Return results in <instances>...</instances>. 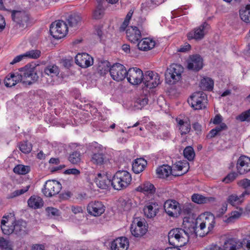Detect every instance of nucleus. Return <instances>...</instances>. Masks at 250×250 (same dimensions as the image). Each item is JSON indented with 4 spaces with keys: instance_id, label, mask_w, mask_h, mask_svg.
Instances as JSON below:
<instances>
[{
    "instance_id": "f3484780",
    "label": "nucleus",
    "mask_w": 250,
    "mask_h": 250,
    "mask_svg": "<svg viewBox=\"0 0 250 250\" xmlns=\"http://www.w3.org/2000/svg\"><path fill=\"white\" fill-rule=\"evenodd\" d=\"M126 34L128 40L133 43L138 42L142 38L141 31L135 26H128Z\"/></svg>"
},
{
    "instance_id": "39448f33",
    "label": "nucleus",
    "mask_w": 250,
    "mask_h": 250,
    "mask_svg": "<svg viewBox=\"0 0 250 250\" xmlns=\"http://www.w3.org/2000/svg\"><path fill=\"white\" fill-rule=\"evenodd\" d=\"M68 31L67 25L62 21H59L51 23L50 26V34L55 39L64 37Z\"/></svg>"
},
{
    "instance_id": "b1692460",
    "label": "nucleus",
    "mask_w": 250,
    "mask_h": 250,
    "mask_svg": "<svg viewBox=\"0 0 250 250\" xmlns=\"http://www.w3.org/2000/svg\"><path fill=\"white\" fill-rule=\"evenodd\" d=\"M95 182L97 186L102 189H107L110 184H111V181L108 178L107 176L101 173L98 174Z\"/></svg>"
},
{
    "instance_id": "f704fd0d",
    "label": "nucleus",
    "mask_w": 250,
    "mask_h": 250,
    "mask_svg": "<svg viewBox=\"0 0 250 250\" xmlns=\"http://www.w3.org/2000/svg\"><path fill=\"white\" fill-rule=\"evenodd\" d=\"M98 3L96 9L93 13V17L94 19L99 20L101 19L104 14V9L101 3L102 0H97Z\"/></svg>"
},
{
    "instance_id": "69168bd1",
    "label": "nucleus",
    "mask_w": 250,
    "mask_h": 250,
    "mask_svg": "<svg viewBox=\"0 0 250 250\" xmlns=\"http://www.w3.org/2000/svg\"><path fill=\"white\" fill-rule=\"evenodd\" d=\"M80 171L76 168H70L64 171V173L65 174H72L78 176L80 174Z\"/></svg>"
},
{
    "instance_id": "20e7f679",
    "label": "nucleus",
    "mask_w": 250,
    "mask_h": 250,
    "mask_svg": "<svg viewBox=\"0 0 250 250\" xmlns=\"http://www.w3.org/2000/svg\"><path fill=\"white\" fill-rule=\"evenodd\" d=\"M62 189V185L55 180H47L44 184L42 191L47 197H51L58 194Z\"/></svg>"
},
{
    "instance_id": "79ce46f5",
    "label": "nucleus",
    "mask_w": 250,
    "mask_h": 250,
    "mask_svg": "<svg viewBox=\"0 0 250 250\" xmlns=\"http://www.w3.org/2000/svg\"><path fill=\"white\" fill-rule=\"evenodd\" d=\"M44 73L51 77L57 76L59 74V69L56 65H49L44 69Z\"/></svg>"
},
{
    "instance_id": "37998d69",
    "label": "nucleus",
    "mask_w": 250,
    "mask_h": 250,
    "mask_svg": "<svg viewBox=\"0 0 250 250\" xmlns=\"http://www.w3.org/2000/svg\"><path fill=\"white\" fill-rule=\"evenodd\" d=\"M30 170V167L29 166L18 165L14 168L13 171L18 174L24 175L28 173Z\"/></svg>"
},
{
    "instance_id": "a18cd8bd",
    "label": "nucleus",
    "mask_w": 250,
    "mask_h": 250,
    "mask_svg": "<svg viewBox=\"0 0 250 250\" xmlns=\"http://www.w3.org/2000/svg\"><path fill=\"white\" fill-rule=\"evenodd\" d=\"M31 59V51H29L24 54L16 56L13 60L10 63V64L13 65L17 62H20L21 60L25 59Z\"/></svg>"
},
{
    "instance_id": "393cba45",
    "label": "nucleus",
    "mask_w": 250,
    "mask_h": 250,
    "mask_svg": "<svg viewBox=\"0 0 250 250\" xmlns=\"http://www.w3.org/2000/svg\"><path fill=\"white\" fill-rule=\"evenodd\" d=\"M137 43L138 49L143 51L151 49L155 46V42L149 38H144Z\"/></svg>"
},
{
    "instance_id": "6e6d98bb",
    "label": "nucleus",
    "mask_w": 250,
    "mask_h": 250,
    "mask_svg": "<svg viewBox=\"0 0 250 250\" xmlns=\"http://www.w3.org/2000/svg\"><path fill=\"white\" fill-rule=\"evenodd\" d=\"M188 166L189 163L188 162L179 161L174 165V169L172 170L174 171L175 170H177L179 171H181L184 167H188Z\"/></svg>"
},
{
    "instance_id": "412c9836",
    "label": "nucleus",
    "mask_w": 250,
    "mask_h": 250,
    "mask_svg": "<svg viewBox=\"0 0 250 250\" xmlns=\"http://www.w3.org/2000/svg\"><path fill=\"white\" fill-rule=\"evenodd\" d=\"M129 247V242L125 237L118 238L111 243V250H127Z\"/></svg>"
},
{
    "instance_id": "bf43d9fd",
    "label": "nucleus",
    "mask_w": 250,
    "mask_h": 250,
    "mask_svg": "<svg viewBox=\"0 0 250 250\" xmlns=\"http://www.w3.org/2000/svg\"><path fill=\"white\" fill-rule=\"evenodd\" d=\"M237 176V174L234 172L230 173L223 179V181L226 183H229L233 181L236 178Z\"/></svg>"
},
{
    "instance_id": "0e129e2a",
    "label": "nucleus",
    "mask_w": 250,
    "mask_h": 250,
    "mask_svg": "<svg viewBox=\"0 0 250 250\" xmlns=\"http://www.w3.org/2000/svg\"><path fill=\"white\" fill-rule=\"evenodd\" d=\"M42 74V72L39 71H37L35 67L32 68V83L36 82L38 80L39 77Z\"/></svg>"
},
{
    "instance_id": "e2e57ef3",
    "label": "nucleus",
    "mask_w": 250,
    "mask_h": 250,
    "mask_svg": "<svg viewBox=\"0 0 250 250\" xmlns=\"http://www.w3.org/2000/svg\"><path fill=\"white\" fill-rule=\"evenodd\" d=\"M192 208L189 205H185L180 211V214L183 213L184 214H190L191 213Z\"/></svg>"
},
{
    "instance_id": "aec40b11",
    "label": "nucleus",
    "mask_w": 250,
    "mask_h": 250,
    "mask_svg": "<svg viewBox=\"0 0 250 250\" xmlns=\"http://www.w3.org/2000/svg\"><path fill=\"white\" fill-rule=\"evenodd\" d=\"M188 171L186 169L184 172L181 173H175L174 171L172 170L171 167L168 165H163L159 167L157 170L156 172L159 177L161 178H165L167 177L170 174L174 176H181Z\"/></svg>"
},
{
    "instance_id": "2eb2a0df",
    "label": "nucleus",
    "mask_w": 250,
    "mask_h": 250,
    "mask_svg": "<svg viewBox=\"0 0 250 250\" xmlns=\"http://www.w3.org/2000/svg\"><path fill=\"white\" fill-rule=\"evenodd\" d=\"M12 20L18 24L26 22L29 20V14L25 10H11Z\"/></svg>"
},
{
    "instance_id": "ddd939ff",
    "label": "nucleus",
    "mask_w": 250,
    "mask_h": 250,
    "mask_svg": "<svg viewBox=\"0 0 250 250\" xmlns=\"http://www.w3.org/2000/svg\"><path fill=\"white\" fill-rule=\"evenodd\" d=\"M88 213L94 216H99L105 211V207L100 201H91L87 206Z\"/></svg>"
},
{
    "instance_id": "5fc2aeb1",
    "label": "nucleus",
    "mask_w": 250,
    "mask_h": 250,
    "mask_svg": "<svg viewBox=\"0 0 250 250\" xmlns=\"http://www.w3.org/2000/svg\"><path fill=\"white\" fill-rule=\"evenodd\" d=\"M0 247L3 250L12 249L11 242L5 239L3 237H0Z\"/></svg>"
},
{
    "instance_id": "473e14b6",
    "label": "nucleus",
    "mask_w": 250,
    "mask_h": 250,
    "mask_svg": "<svg viewBox=\"0 0 250 250\" xmlns=\"http://www.w3.org/2000/svg\"><path fill=\"white\" fill-rule=\"evenodd\" d=\"M245 194H247V191L243 193L239 196L236 194H231L228 197L227 201L231 205L235 206L241 204L243 202V197ZM248 194H249V193H248Z\"/></svg>"
},
{
    "instance_id": "a19ab883",
    "label": "nucleus",
    "mask_w": 250,
    "mask_h": 250,
    "mask_svg": "<svg viewBox=\"0 0 250 250\" xmlns=\"http://www.w3.org/2000/svg\"><path fill=\"white\" fill-rule=\"evenodd\" d=\"M81 20V15L79 14L74 13L69 17L68 22L70 26H74L78 25Z\"/></svg>"
},
{
    "instance_id": "7ed1b4c3",
    "label": "nucleus",
    "mask_w": 250,
    "mask_h": 250,
    "mask_svg": "<svg viewBox=\"0 0 250 250\" xmlns=\"http://www.w3.org/2000/svg\"><path fill=\"white\" fill-rule=\"evenodd\" d=\"M183 71L184 68L181 65L177 63L171 64L165 74L166 83L169 84H175L181 79Z\"/></svg>"
},
{
    "instance_id": "7c9ffc66",
    "label": "nucleus",
    "mask_w": 250,
    "mask_h": 250,
    "mask_svg": "<svg viewBox=\"0 0 250 250\" xmlns=\"http://www.w3.org/2000/svg\"><path fill=\"white\" fill-rule=\"evenodd\" d=\"M19 74L16 75L14 73H11L7 75L4 81L5 85L6 87H12L15 85L19 82L21 79Z\"/></svg>"
},
{
    "instance_id": "052dcab7",
    "label": "nucleus",
    "mask_w": 250,
    "mask_h": 250,
    "mask_svg": "<svg viewBox=\"0 0 250 250\" xmlns=\"http://www.w3.org/2000/svg\"><path fill=\"white\" fill-rule=\"evenodd\" d=\"M227 206L228 205L227 204H224L222 205L221 208L216 212V217L220 218L226 213L227 210Z\"/></svg>"
},
{
    "instance_id": "1a4fd4ad",
    "label": "nucleus",
    "mask_w": 250,
    "mask_h": 250,
    "mask_svg": "<svg viewBox=\"0 0 250 250\" xmlns=\"http://www.w3.org/2000/svg\"><path fill=\"white\" fill-rule=\"evenodd\" d=\"M144 74L142 70L137 67L129 68L127 71L126 78L133 85H138L143 82Z\"/></svg>"
},
{
    "instance_id": "c85d7f7f",
    "label": "nucleus",
    "mask_w": 250,
    "mask_h": 250,
    "mask_svg": "<svg viewBox=\"0 0 250 250\" xmlns=\"http://www.w3.org/2000/svg\"><path fill=\"white\" fill-rule=\"evenodd\" d=\"M147 165L146 161L143 158L137 159L132 164V170L136 174L142 172Z\"/></svg>"
},
{
    "instance_id": "9d476101",
    "label": "nucleus",
    "mask_w": 250,
    "mask_h": 250,
    "mask_svg": "<svg viewBox=\"0 0 250 250\" xmlns=\"http://www.w3.org/2000/svg\"><path fill=\"white\" fill-rule=\"evenodd\" d=\"M112 79L119 82L123 80L126 76L127 71L125 66L120 63L113 64L109 69Z\"/></svg>"
},
{
    "instance_id": "2f4dec72",
    "label": "nucleus",
    "mask_w": 250,
    "mask_h": 250,
    "mask_svg": "<svg viewBox=\"0 0 250 250\" xmlns=\"http://www.w3.org/2000/svg\"><path fill=\"white\" fill-rule=\"evenodd\" d=\"M240 17L246 23H250V4L243 6L239 10Z\"/></svg>"
},
{
    "instance_id": "6e6552de",
    "label": "nucleus",
    "mask_w": 250,
    "mask_h": 250,
    "mask_svg": "<svg viewBox=\"0 0 250 250\" xmlns=\"http://www.w3.org/2000/svg\"><path fill=\"white\" fill-rule=\"evenodd\" d=\"M145 87L150 89L156 87L160 82V76L151 71H147L145 72L143 80Z\"/></svg>"
},
{
    "instance_id": "a878e982",
    "label": "nucleus",
    "mask_w": 250,
    "mask_h": 250,
    "mask_svg": "<svg viewBox=\"0 0 250 250\" xmlns=\"http://www.w3.org/2000/svg\"><path fill=\"white\" fill-rule=\"evenodd\" d=\"M176 121L181 135L187 134L189 132L191 129L189 122L184 121L179 118H177Z\"/></svg>"
},
{
    "instance_id": "3c124183",
    "label": "nucleus",
    "mask_w": 250,
    "mask_h": 250,
    "mask_svg": "<svg viewBox=\"0 0 250 250\" xmlns=\"http://www.w3.org/2000/svg\"><path fill=\"white\" fill-rule=\"evenodd\" d=\"M236 119L241 122H250V109L236 116Z\"/></svg>"
},
{
    "instance_id": "13d9d810",
    "label": "nucleus",
    "mask_w": 250,
    "mask_h": 250,
    "mask_svg": "<svg viewBox=\"0 0 250 250\" xmlns=\"http://www.w3.org/2000/svg\"><path fill=\"white\" fill-rule=\"evenodd\" d=\"M238 184L245 189L250 190V180L248 179L245 178L239 181Z\"/></svg>"
},
{
    "instance_id": "c9c22d12",
    "label": "nucleus",
    "mask_w": 250,
    "mask_h": 250,
    "mask_svg": "<svg viewBox=\"0 0 250 250\" xmlns=\"http://www.w3.org/2000/svg\"><path fill=\"white\" fill-rule=\"evenodd\" d=\"M242 213L243 209L241 208H239V211H233L230 213L229 217H227V216H225L226 219L224 220V221L227 223H233L241 216Z\"/></svg>"
},
{
    "instance_id": "bb28decb",
    "label": "nucleus",
    "mask_w": 250,
    "mask_h": 250,
    "mask_svg": "<svg viewBox=\"0 0 250 250\" xmlns=\"http://www.w3.org/2000/svg\"><path fill=\"white\" fill-rule=\"evenodd\" d=\"M136 190L147 195L154 194L155 192L154 185L149 182H144L137 187Z\"/></svg>"
},
{
    "instance_id": "338daca9",
    "label": "nucleus",
    "mask_w": 250,
    "mask_h": 250,
    "mask_svg": "<svg viewBox=\"0 0 250 250\" xmlns=\"http://www.w3.org/2000/svg\"><path fill=\"white\" fill-rule=\"evenodd\" d=\"M214 129L216 130L217 132L219 134L220 132L223 130H226L228 129V126L226 124L222 123L220 125L216 126Z\"/></svg>"
},
{
    "instance_id": "ea45409f",
    "label": "nucleus",
    "mask_w": 250,
    "mask_h": 250,
    "mask_svg": "<svg viewBox=\"0 0 250 250\" xmlns=\"http://www.w3.org/2000/svg\"><path fill=\"white\" fill-rule=\"evenodd\" d=\"M188 103L191 104V107L195 110H199L206 107L207 101H201L195 100H188Z\"/></svg>"
},
{
    "instance_id": "49530a36",
    "label": "nucleus",
    "mask_w": 250,
    "mask_h": 250,
    "mask_svg": "<svg viewBox=\"0 0 250 250\" xmlns=\"http://www.w3.org/2000/svg\"><path fill=\"white\" fill-rule=\"evenodd\" d=\"M196 99L199 102L201 101H207V96L203 91H197L194 92L191 96H190L189 100H195Z\"/></svg>"
},
{
    "instance_id": "864d4df0",
    "label": "nucleus",
    "mask_w": 250,
    "mask_h": 250,
    "mask_svg": "<svg viewBox=\"0 0 250 250\" xmlns=\"http://www.w3.org/2000/svg\"><path fill=\"white\" fill-rule=\"evenodd\" d=\"M30 185H28L23 188L15 190L8 195V198H13L18 196L21 195L28 191Z\"/></svg>"
},
{
    "instance_id": "c756f323",
    "label": "nucleus",
    "mask_w": 250,
    "mask_h": 250,
    "mask_svg": "<svg viewBox=\"0 0 250 250\" xmlns=\"http://www.w3.org/2000/svg\"><path fill=\"white\" fill-rule=\"evenodd\" d=\"M107 160L106 156L101 152H94L92 155L91 162L97 165H102Z\"/></svg>"
},
{
    "instance_id": "5701e85b",
    "label": "nucleus",
    "mask_w": 250,
    "mask_h": 250,
    "mask_svg": "<svg viewBox=\"0 0 250 250\" xmlns=\"http://www.w3.org/2000/svg\"><path fill=\"white\" fill-rule=\"evenodd\" d=\"M13 225V233L17 235H21L26 233L27 224L22 220L15 221L12 222Z\"/></svg>"
},
{
    "instance_id": "f257e3e1",
    "label": "nucleus",
    "mask_w": 250,
    "mask_h": 250,
    "mask_svg": "<svg viewBox=\"0 0 250 250\" xmlns=\"http://www.w3.org/2000/svg\"><path fill=\"white\" fill-rule=\"evenodd\" d=\"M189 234L188 230L182 228H175L171 229L168 233L169 244L174 249L185 246L189 241Z\"/></svg>"
},
{
    "instance_id": "e433bc0d",
    "label": "nucleus",
    "mask_w": 250,
    "mask_h": 250,
    "mask_svg": "<svg viewBox=\"0 0 250 250\" xmlns=\"http://www.w3.org/2000/svg\"><path fill=\"white\" fill-rule=\"evenodd\" d=\"M109 66L110 63L107 61H101L98 64L97 67L98 72L100 75H104L109 71Z\"/></svg>"
},
{
    "instance_id": "72a5a7b5",
    "label": "nucleus",
    "mask_w": 250,
    "mask_h": 250,
    "mask_svg": "<svg viewBox=\"0 0 250 250\" xmlns=\"http://www.w3.org/2000/svg\"><path fill=\"white\" fill-rule=\"evenodd\" d=\"M214 83L213 80L209 78H204L200 82V86L203 90L211 91L213 89Z\"/></svg>"
},
{
    "instance_id": "603ef678",
    "label": "nucleus",
    "mask_w": 250,
    "mask_h": 250,
    "mask_svg": "<svg viewBox=\"0 0 250 250\" xmlns=\"http://www.w3.org/2000/svg\"><path fill=\"white\" fill-rule=\"evenodd\" d=\"M191 199L194 203L199 204L206 203L208 200L206 197L198 194H193L191 197Z\"/></svg>"
},
{
    "instance_id": "58836bf2",
    "label": "nucleus",
    "mask_w": 250,
    "mask_h": 250,
    "mask_svg": "<svg viewBox=\"0 0 250 250\" xmlns=\"http://www.w3.org/2000/svg\"><path fill=\"white\" fill-rule=\"evenodd\" d=\"M43 205L44 201L41 196L37 195H32V208H41Z\"/></svg>"
},
{
    "instance_id": "8fccbe9b",
    "label": "nucleus",
    "mask_w": 250,
    "mask_h": 250,
    "mask_svg": "<svg viewBox=\"0 0 250 250\" xmlns=\"http://www.w3.org/2000/svg\"><path fill=\"white\" fill-rule=\"evenodd\" d=\"M70 162L73 164H77L81 161V154L79 152L75 151L70 154L68 158Z\"/></svg>"
},
{
    "instance_id": "4d7b16f0",
    "label": "nucleus",
    "mask_w": 250,
    "mask_h": 250,
    "mask_svg": "<svg viewBox=\"0 0 250 250\" xmlns=\"http://www.w3.org/2000/svg\"><path fill=\"white\" fill-rule=\"evenodd\" d=\"M1 230L2 232L6 235H9L13 233V225L10 226L8 225L0 226Z\"/></svg>"
},
{
    "instance_id": "774afa93",
    "label": "nucleus",
    "mask_w": 250,
    "mask_h": 250,
    "mask_svg": "<svg viewBox=\"0 0 250 250\" xmlns=\"http://www.w3.org/2000/svg\"><path fill=\"white\" fill-rule=\"evenodd\" d=\"M191 46L189 44L186 43L184 46H181L178 49V52H186L189 51L190 49Z\"/></svg>"
},
{
    "instance_id": "6ab92c4d",
    "label": "nucleus",
    "mask_w": 250,
    "mask_h": 250,
    "mask_svg": "<svg viewBox=\"0 0 250 250\" xmlns=\"http://www.w3.org/2000/svg\"><path fill=\"white\" fill-rule=\"evenodd\" d=\"M237 169L238 172L243 174L250 170V158L245 156H241L237 160Z\"/></svg>"
},
{
    "instance_id": "4468645a",
    "label": "nucleus",
    "mask_w": 250,
    "mask_h": 250,
    "mask_svg": "<svg viewBox=\"0 0 250 250\" xmlns=\"http://www.w3.org/2000/svg\"><path fill=\"white\" fill-rule=\"evenodd\" d=\"M20 74L19 78L21 79V82L25 85H30L31 84V81L28 79L31 77V64L29 63L23 67L19 69Z\"/></svg>"
},
{
    "instance_id": "4c0bfd02",
    "label": "nucleus",
    "mask_w": 250,
    "mask_h": 250,
    "mask_svg": "<svg viewBox=\"0 0 250 250\" xmlns=\"http://www.w3.org/2000/svg\"><path fill=\"white\" fill-rule=\"evenodd\" d=\"M119 202L120 208L124 211H128L132 208V203L131 200L128 198L125 199L123 198H120Z\"/></svg>"
},
{
    "instance_id": "0eeeda50",
    "label": "nucleus",
    "mask_w": 250,
    "mask_h": 250,
    "mask_svg": "<svg viewBox=\"0 0 250 250\" xmlns=\"http://www.w3.org/2000/svg\"><path fill=\"white\" fill-rule=\"evenodd\" d=\"M145 219L136 218L134 220L130 227V231L133 236L135 237H141L146 233L147 227L146 225Z\"/></svg>"
},
{
    "instance_id": "423d86ee",
    "label": "nucleus",
    "mask_w": 250,
    "mask_h": 250,
    "mask_svg": "<svg viewBox=\"0 0 250 250\" xmlns=\"http://www.w3.org/2000/svg\"><path fill=\"white\" fill-rule=\"evenodd\" d=\"M203 220L199 225L201 230H203L202 234H199V236L203 237L211 231L215 224V217L213 214L207 212L203 216Z\"/></svg>"
},
{
    "instance_id": "f8f14e48",
    "label": "nucleus",
    "mask_w": 250,
    "mask_h": 250,
    "mask_svg": "<svg viewBox=\"0 0 250 250\" xmlns=\"http://www.w3.org/2000/svg\"><path fill=\"white\" fill-rule=\"evenodd\" d=\"M164 208L166 212L170 216L177 217L180 214L181 208L179 203L175 200H167L164 204Z\"/></svg>"
},
{
    "instance_id": "de8ad7c7",
    "label": "nucleus",
    "mask_w": 250,
    "mask_h": 250,
    "mask_svg": "<svg viewBox=\"0 0 250 250\" xmlns=\"http://www.w3.org/2000/svg\"><path fill=\"white\" fill-rule=\"evenodd\" d=\"M184 157L189 161L193 160L195 157V153L193 148L190 146L186 147L184 150Z\"/></svg>"
},
{
    "instance_id": "cd10ccee",
    "label": "nucleus",
    "mask_w": 250,
    "mask_h": 250,
    "mask_svg": "<svg viewBox=\"0 0 250 250\" xmlns=\"http://www.w3.org/2000/svg\"><path fill=\"white\" fill-rule=\"evenodd\" d=\"M242 247V243L234 238L226 240L223 245V250H237Z\"/></svg>"
},
{
    "instance_id": "dca6fc26",
    "label": "nucleus",
    "mask_w": 250,
    "mask_h": 250,
    "mask_svg": "<svg viewBox=\"0 0 250 250\" xmlns=\"http://www.w3.org/2000/svg\"><path fill=\"white\" fill-rule=\"evenodd\" d=\"M203 59L198 54L190 56L188 61V68L198 71L203 67Z\"/></svg>"
},
{
    "instance_id": "680f3d73",
    "label": "nucleus",
    "mask_w": 250,
    "mask_h": 250,
    "mask_svg": "<svg viewBox=\"0 0 250 250\" xmlns=\"http://www.w3.org/2000/svg\"><path fill=\"white\" fill-rule=\"evenodd\" d=\"M20 149L21 151L24 153H30L31 150L30 146H28L26 142L21 143L20 145Z\"/></svg>"
},
{
    "instance_id": "9b49d317",
    "label": "nucleus",
    "mask_w": 250,
    "mask_h": 250,
    "mask_svg": "<svg viewBox=\"0 0 250 250\" xmlns=\"http://www.w3.org/2000/svg\"><path fill=\"white\" fill-rule=\"evenodd\" d=\"M208 27L209 25L208 23L204 22L199 26L195 28L187 34L188 40L195 39V40H201L203 39L206 34Z\"/></svg>"
},
{
    "instance_id": "c03bdc74",
    "label": "nucleus",
    "mask_w": 250,
    "mask_h": 250,
    "mask_svg": "<svg viewBox=\"0 0 250 250\" xmlns=\"http://www.w3.org/2000/svg\"><path fill=\"white\" fill-rule=\"evenodd\" d=\"M148 100L145 96L138 98L135 103L134 106L138 109H141L148 104Z\"/></svg>"
},
{
    "instance_id": "a211bd4d",
    "label": "nucleus",
    "mask_w": 250,
    "mask_h": 250,
    "mask_svg": "<svg viewBox=\"0 0 250 250\" xmlns=\"http://www.w3.org/2000/svg\"><path fill=\"white\" fill-rule=\"evenodd\" d=\"M77 64L82 68H87L93 63V59L87 53L78 54L75 57Z\"/></svg>"
},
{
    "instance_id": "4be33fe9",
    "label": "nucleus",
    "mask_w": 250,
    "mask_h": 250,
    "mask_svg": "<svg viewBox=\"0 0 250 250\" xmlns=\"http://www.w3.org/2000/svg\"><path fill=\"white\" fill-rule=\"evenodd\" d=\"M159 208V205L156 202L147 203L144 208L145 215L148 218H153L158 212Z\"/></svg>"
},
{
    "instance_id": "f03ea898",
    "label": "nucleus",
    "mask_w": 250,
    "mask_h": 250,
    "mask_svg": "<svg viewBox=\"0 0 250 250\" xmlns=\"http://www.w3.org/2000/svg\"><path fill=\"white\" fill-rule=\"evenodd\" d=\"M132 177L126 170H119L112 177L111 185L116 190H122L126 188L130 184Z\"/></svg>"
},
{
    "instance_id": "09e8293b",
    "label": "nucleus",
    "mask_w": 250,
    "mask_h": 250,
    "mask_svg": "<svg viewBox=\"0 0 250 250\" xmlns=\"http://www.w3.org/2000/svg\"><path fill=\"white\" fill-rule=\"evenodd\" d=\"M45 211L48 216L51 218H55L61 215L60 211L56 208L48 207L45 208Z\"/></svg>"
}]
</instances>
